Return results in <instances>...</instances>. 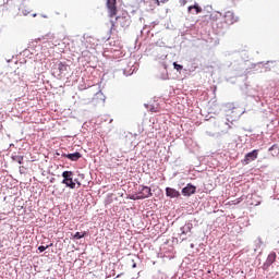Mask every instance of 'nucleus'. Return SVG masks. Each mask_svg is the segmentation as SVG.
<instances>
[{
    "mask_svg": "<svg viewBox=\"0 0 279 279\" xmlns=\"http://www.w3.org/2000/svg\"><path fill=\"white\" fill-rule=\"evenodd\" d=\"M151 187L140 185L138 191L135 194H131L128 196L129 199H133L134 202L138 199H147L151 197Z\"/></svg>",
    "mask_w": 279,
    "mask_h": 279,
    "instance_id": "obj_1",
    "label": "nucleus"
},
{
    "mask_svg": "<svg viewBox=\"0 0 279 279\" xmlns=\"http://www.w3.org/2000/svg\"><path fill=\"white\" fill-rule=\"evenodd\" d=\"M110 23H111V31L112 29H117V27H130V20L128 19V16H121V15H118L116 16V21H112L110 20Z\"/></svg>",
    "mask_w": 279,
    "mask_h": 279,
    "instance_id": "obj_2",
    "label": "nucleus"
},
{
    "mask_svg": "<svg viewBox=\"0 0 279 279\" xmlns=\"http://www.w3.org/2000/svg\"><path fill=\"white\" fill-rule=\"evenodd\" d=\"M222 19L227 27H230V25H234V23H239V16H236L232 11L225 12Z\"/></svg>",
    "mask_w": 279,
    "mask_h": 279,
    "instance_id": "obj_3",
    "label": "nucleus"
},
{
    "mask_svg": "<svg viewBox=\"0 0 279 279\" xmlns=\"http://www.w3.org/2000/svg\"><path fill=\"white\" fill-rule=\"evenodd\" d=\"M62 184H65L69 189H75V182L73 181V171L62 172Z\"/></svg>",
    "mask_w": 279,
    "mask_h": 279,
    "instance_id": "obj_4",
    "label": "nucleus"
},
{
    "mask_svg": "<svg viewBox=\"0 0 279 279\" xmlns=\"http://www.w3.org/2000/svg\"><path fill=\"white\" fill-rule=\"evenodd\" d=\"M107 9L109 19H114L117 16V0H107Z\"/></svg>",
    "mask_w": 279,
    "mask_h": 279,
    "instance_id": "obj_5",
    "label": "nucleus"
},
{
    "mask_svg": "<svg viewBox=\"0 0 279 279\" xmlns=\"http://www.w3.org/2000/svg\"><path fill=\"white\" fill-rule=\"evenodd\" d=\"M258 158V149H254L253 151L245 155L244 159L242 160V165H250L253 160Z\"/></svg>",
    "mask_w": 279,
    "mask_h": 279,
    "instance_id": "obj_6",
    "label": "nucleus"
},
{
    "mask_svg": "<svg viewBox=\"0 0 279 279\" xmlns=\"http://www.w3.org/2000/svg\"><path fill=\"white\" fill-rule=\"evenodd\" d=\"M276 258H277L276 252H271V253L268 255L266 262L264 263L263 269H264V270L269 269V267H271V264H272V263H276Z\"/></svg>",
    "mask_w": 279,
    "mask_h": 279,
    "instance_id": "obj_7",
    "label": "nucleus"
},
{
    "mask_svg": "<svg viewBox=\"0 0 279 279\" xmlns=\"http://www.w3.org/2000/svg\"><path fill=\"white\" fill-rule=\"evenodd\" d=\"M195 191H197V187L187 184L185 187H183L182 193L185 197H191V195H195Z\"/></svg>",
    "mask_w": 279,
    "mask_h": 279,
    "instance_id": "obj_8",
    "label": "nucleus"
},
{
    "mask_svg": "<svg viewBox=\"0 0 279 279\" xmlns=\"http://www.w3.org/2000/svg\"><path fill=\"white\" fill-rule=\"evenodd\" d=\"M57 69L59 71V75H62L69 71V64H66V62H59L57 63Z\"/></svg>",
    "mask_w": 279,
    "mask_h": 279,
    "instance_id": "obj_9",
    "label": "nucleus"
},
{
    "mask_svg": "<svg viewBox=\"0 0 279 279\" xmlns=\"http://www.w3.org/2000/svg\"><path fill=\"white\" fill-rule=\"evenodd\" d=\"M63 156L64 158H68L69 160H72V161H77L80 160V158H82V154L77 151L72 154H64Z\"/></svg>",
    "mask_w": 279,
    "mask_h": 279,
    "instance_id": "obj_10",
    "label": "nucleus"
},
{
    "mask_svg": "<svg viewBox=\"0 0 279 279\" xmlns=\"http://www.w3.org/2000/svg\"><path fill=\"white\" fill-rule=\"evenodd\" d=\"M191 10H195L196 14H202V7H199V4L189 7V12H191Z\"/></svg>",
    "mask_w": 279,
    "mask_h": 279,
    "instance_id": "obj_11",
    "label": "nucleus"
},
{
    "mask_svg": "<svg viewBox=\"0 0 279 279\" xmlns=\"http://www.w3.org/2000/svg\"><path fill=\"white\" fill-rule=\"evenodd\" d=\"M84 236H86V231L76 232V233L73 235V239L77 241V240H80V239H84Z\"/></svg>",
    "mask_w": 279,
    "mask_h": 279,
    "instance_id": "obj_12",
    "label": "nucleus"
},
{
    "mask_svg": "<svg viewBox=\"0 0 279 279\" xmlns=\"http://www.w3.org/2000/svg\"><path fill=\"white\" fill-rule=\"evenodd\" d=\"M166 194H167L168 197H174L175 196L174 195L175 194V190L167 187L166 189Z\"/></svg>",
    "mask_w": 279,
    "mask_h": 279,
    "instance_id": "obj_13",
    "label": "nucleus"
},
{
    "mask_svg": "<svg viewBox=\"0 0 279 279\" xmlns=\"http://www.w3.org/2000/svg\"><path fill=\"white\" fill-rule=\"evenodd\" d=\"M48 247H49V245H47V246H43V245H41V246L38 247V251L43 253V252H45V250H47Z\"/></svg>",
    "mask_w": 279,
    "mask_h": 279,
    "instance_id": "obj_14",
    "label": "nucleus"
},
{
    "mask_svg": "<svg viewBox=\"0 0 279 279\" xmlns=\"http://www.w3.org/2000/svg\"><path fill=\"white\" fill-rule=\"evenodd\" d=\"M157 5H160V3H167L169 0H155Z\"/></svg>",
    "mask_w": 279,
    "mask_h": 279,
    "instance_id": "obj_15",
    "label": "nucleus"
},
{
    "mask_svg": "<svg viewBox=\"0 0 279 279\" xmlns=\"http://www.w3.org/2000/svg\"><path fill=\"white\" fill-rule=\"evenodd\" d=\"M19 165H23V157H17Z\"/></svg>",
    "mask_w": 279,
    "mask_h": 279,
    "instance_id": "obj_16",
    "label": "nucleus"
},
{
    "mask_svg": "<svg viewBox=\"0 0 279 279\" xmlns=\"http://www.w3.org/2000/svg\"><path fill=\"white\" fill-rule=\"evenodd\" d=\"M150 112H158V108L151 107Z\"/></svg>",
    "mask_w": 279,
    "mask_h": 279,
    "instance_id": "obj_17",
    "label": "nucleus"
},
{
    "mask_svg": "<svg viewBox=\"0 0 279 279\" xmlns=\"http://www.w3.org/2000/svg\"><path fill=\"white\" fill-rule=\"evenodd\" d=\"M180 5H184L186 3V0H179Z\"/></svg>",
    "mask_w": 279,
    "mask_h": 279,
    "instance_id": "obj_18",
    "label": "nucleus"
},
{
    "mask_svg": "<svg viewBox=\"0 0 279 279\" xmlns=\"http://www.w3.org/2000/svg\"><path fill=\"white\" fill-rule=\"evenodd\" d=\"M175 69H177V71H180V69H182V65L175 64Z\"/></svg>",
    "mask_w": 279,
    "mask_h": 279,
    "instance_id": "obj_19",
    "label": "nucleus"
},
{
    "mask_svg": "<svg viewBox=\"0 0 279 279\" xmlns=\"http://www.w3.org/2000/svg\"><path fill=\"white\" fill-rule=\"evenodd\" d=\"M75 182H76L77 186H82V183L80 181H77V179H75Z\"/></svg>",
    "mask_w": 279,
    "mask_h": 279,
    "instance_id": "obj_20",
    "label": "nucleus"
},
{
    "mask_svg": "<svg viewBox=\"0 0 279 279\" xmlns=\"http://www.w3.org/2000/svg\"><path fill=\"white\" fill-rule=\"evenodd\" d=\"M234 204H241V199L235 201Z\"/></svg>",
    "mask_w": 279,
    "mask_h": 279,
    "instance_id": "obj_21",
    "label": "nucleus"
},
{
    "mask_svg": "<svg viewBox=\"0 0 279 279\" xmlns=\"http://www.w3.org/2000/svg\"><path fill=\"white\" fill-rule=\"evenodd\" d=\"M133 268H136V264H133Z\"/></svg>",
    "mask_w": 279,
    "mask_h": 279,
    "instance_id": "obj_22",
    "label": "nucleus"
},
{
    "mask_svg": "<svg viewBox=\"0 0 279 279\" xmlns=\"http://www.w3.org/2000/svg\"><path fill=\"white\" fill-rule=\"evenodd\" d=\"M177 195H180V193H179V192H177Z\"/></svg>",
    "mask_w": 279,
    "mask_h": 279,
    "instance_id": "obj_23",
    "label": "nucleus"
},
{
    "mask_svg": "<svg viewBox=\"0 0 279 279\" xmlns=\"http://www.w3.org/2000/svg\"><path fill=\"white\" fill-rule=\"evenodd\" d=\"M173 66H175V63H173Z\"/></svg>",
    "mask_w": 279,
    "mask_h": 279,
    "instance_id": "obj_24",
    "label": "nucleus"
}]
</instances>
